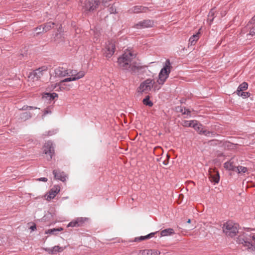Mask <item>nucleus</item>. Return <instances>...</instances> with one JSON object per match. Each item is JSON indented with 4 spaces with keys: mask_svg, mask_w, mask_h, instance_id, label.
Masks as SVG:
<instances>
[{
    "mask_svg": "<svg viewBox=\"0 0 255 255\" xmlns=\"http://www.w3.org/2000/svg\"><path fill=\"white\" fill-rule=\"evenodd\" d=\"M135 57V54L131 50H127L118 59V63L121 69L135 73L142 69V66L139 63L133 61Z\"/></svg>",
    "mask_w": 255,
    "mask_h": 255,
    "instance_id": "1",
    "label": "nucleus"
},
{
    "mask_svg": "<svg viewBox=\"0 0 255 255\" xmlns=\"http://www.w3.org/2000/svg\"><path fill=\"white\" fill-rule=\"evenodd\" d=\"M155 81L153 79L148 78L141 82L138 87V92L140 93H147L153 88L154 91L158 90L160 87H157L156 85L154 86Z\"/></svg>",
    "mask_w": 255,
    "mask_h": 255,
    "instance_id": "2",
    "label": "nucleus"
},
{
    "mask_svg": "<svg viewBox=\"0 0 255 255\" xmlns=\"http://www.w3.org/2000/svg\"><path fill=\"white\" fill-rule=\"evenodd\" d=\"M171 68V63L169 59H167L165 62L164 67L161 69L159 73L157 82L160 85H163L169 76Z\"/></svg>",
    "mask_w": 255,
    "mask_h": 255,
    "instance_id": "3",
    "label": "nucleus"
},
{
    "mask_svg": "<svg viewBox=\"0 0 255 255\" xmlns=\"http://www.w3.org/2000/svg\"><path fill=\"white\" fill-rule=\"evenodd\" d=\"M223 230L227 236L235 237L238 233V225L231 222L224 224Z\"/></svg>",
    "mask_w": 255,
    "mask_h": 255,
    "instance_id": "4",
    "label": "nucleus"
},
{
    "mask_svg": "<svg viewBox=\"0 0 255 255\" xmlns=\"http://www.w3.org/2000/svg\"><path fill=\"white\" fill-rule=\"evenodd\" d=\"M250 240L251 239L248 236V234L244 233L238 237L237 242L239 244H242L243 247L246 248L247 251L250 252L253 245Z\"/></svg>",
    "mask_w": 255,
    "mask_h": 255,
    "instance_id": "5",
    "label": "nucleus"
},
{
    "mask_svg": "<svg viewBox=\"0 0 255 255\" xmlns=\"http://www.w3.org/2000/svg\"><path fill=\"white\" fill-rule=\"evenodd\" d=\"M100 3V0H86L83 7L86 10L91 11L96 9Z\"/></svg>",
    "mask_w": 255,
    "mask_h": 255,
    "instance_id": "6",
    "label": "nucleus"
},
{
    "mask_svg": "<svg viewBox=\"0 0 255 255\" xmlns=\"http://www.w3.org/2000/svg\"><path fill=\"white\" fill-rule=\"evenodd\" d=\"M153 25V20L150 19H144L135 24L133 27L136 29H143L152 27Z\"/></svg>",
    "mask_w": 255,
    "mask_h": 255,
    "instance_id": "7",
    "label": "nucleus"
},
{
    "mask_svg": "<svg viewBox=\"0 0 255 255\" xmlns=\"http://www.w3.org/2000/svg\"><path fill=\"white\" fill-rule=\"evenodd\" d=\"M44 152L46 154H49L47 157L48 160L52 159L54 154V149L53 143L51 141H48L45 142L44 145Z\"/></svg>",
    "mask_w": 255,
    "mask_h": 255,
    "instance_id": "8",
    "label": "nucleus"
},
{
    "mask_svg": "<svg viewBox=\"0 0 255 255\" xmlns=\"http://www.w3.org/2000/svg\"><path fill=\"white\" fill-rule=\"evenodd\" d=\"M116 46L112 41H109L106 44L104 49V54L106 57L110 58L114 54Z\"/></svg>",
    "mask_w": 255,
    "mask_h": 255,
    "instance_id": "9",
    "label": "nucleus"
},
{
    "mask_svg": "<svg viewBox=\"0 0 255 255\" xmlns=\"http://www.w3.org/2000/svg\"><path fill=\"white\" fill-rule=\"evenodd\" d=\"M47 69V67L45 66L39 67L31 72L29 77H31L32 79L36 78V79H38L43 75V72L46 71Z\"/></svg>",
    "mask_w": 255,
    "mask_h": 255,
    "instance_id": "10",
    "label": "nucleus"
},
{
    "mask_svg": "<svg viewBox=\"0 0 255 255\" xmlns=\"http://www.w3.org/2000/svg\"><path fill=\"white\" fill-rule=\"evenodd\" d=\"M60 191V188L58 186H54L49 192L48 195H45L46 199L48 201L53 199Z\"/></svg>",
    "mask_w": 255,
    "mask_h": 255,
    "instance_id": "11",
    "label": "nucleus"
},
{
    "mask_svg": "<svg viewBox=\"0 0 255 255\" xmlns=\"http://www.w3.org/2000/svg\"><path fill=\"white\" fill-rule=\"evenodd\" d=\"M53 174L56 179L59 180L62 182H64L66 180L67 175L63 171L55 169L53 171Z\"/></svg>",
    "mask_w": 255,
    "mask_h": 255,
    "instance_id": "12",
    "label": "nucleus"
},
{
    "mask_svg": "<svg viewBox=\"0 0 255 255\" xmlns=\"http://www.w3.org/2000/svg\"><path fill=\"white\" fill-rule=\"evenodd\" d=\"M64 249V248L59 247V246H55L51 248H45L44 249V250L49 254L55 255L57 253L62 252Z\"/></svg>",
    "mask_w": 255,
    "mask_h": 255,
    "instance_id": "13",
    "label": "nucleus"
},
{
    "mask_svg": "<svg viewBox=\"0 0 255 255\" xmlns=\"http://www.w3.org/2000/svg\"><path fill=\"white\" fill-rule=\"evenodd\" d=\"M148 8L147 7L141 5H136L131 8L129 11L133 13L145 12L147 11Z\"/></svg>",
    "mask_w": 255,
    "mask_h": 255,
    "instance_id": "14",
    "label": "nucleus"
},
{
    "mask_svg": "<svg viewBox=\"0 0 255 255\" xmlns=\"http://www.w3.org/2000/svg\"><path fill=\"white\" fill-rule=\"evenodd\" d=\"M83 77V73L82 72H81L79 74V76L78 77H69L65 78L63 79V80L61 81L60 82V86H62L63 85H64L63 84L65 82H69L70 81H75L77 80L78 79H80Z\"/></svg>",
    "mask_w": 255,
    "mask_h": 255,
    "instance_id": "15",
    "label": "nucleus"
},
{
    "mask_svg": "<svg viewBox=\"0 0 255 255\" xmlns=\"http://www.w3.org/2000/svg\"><path fill=\"white\" fill-rule=\"evenodd\" d=\"M200 30L196 33V34H193L189 39V46L194 45L196 42L198 40L200 37Z\"/></svg>",
    "mask_w": 255,
    "mask_h": 255,
    "instance_id": "16",
    "label": "nucleus"
},
{
    "mask_svg": "<svg viewBox=\"0 0 255 255\" xmlns=\"http://www.w3.org/2000/svg\"><path fill=\"white\" fill-rule=\"evenodd\" d=\"M55 74L57 76L65 77L68 76V71L63 67H58L55 70Z\"/></svg>",
    "mask_w": 255,
    "mask_h": 255,
    "instance_id": "17",
    "label": "nucleus"
},
{
    "mask_svg": "<svg viewBox=\"0 0 255 255\" xmlns=\"http://www.w3.org/2000/svg\"><path fill=\"white\" fill-rule=\"evenodd\" d=\"M224 168L228 170L236 171L237 167L234 165L233 159L226 162L224 164Z\"/></svg>",
    "mask_w": 255,
    "mask_h": 255,
    "instance_id": "18",
    "label": "nucleus"
},
{
    "mask_svg": "<svg viewBox=\"0 0 255 255\" xmlns=\"http://www.w3.org/2000/svg\"><path fill=\"white\" fill-rule=\"evenodd\" d=\"M58 96V94L56 93H45L44 95L43 96L42 98L46 99L49 101H51V100H54L55 98H57Z\"/></svg>",
    "mask_w": 255,
    "mask_h": 255,
    "instance_id": "19",
    "label": "nucleus"
},
{
    "mask_svg": "<svg viewBox=\"0 0 255 255\" xmlns=\"http://www.w3.org/2000/svg\"><path fill=\"white\" fill-rule=\"evenodd\" d=\"M199 134H204L206 136L213 137L216 135V133L214 131H210L204 129L203 128L201 129Z\"/></svg>",
    "mask_w": 255,
    "mask_h": 255,
    "instance_id": "20",
    "label": "nucleus"
},
{
    "mask_svg": "<svg viewBox=\"0 0 255 255\" xmlns=\"http://www.w3.org/2000/svg\"><path fill=\"white\" fill-rule=\"evenodd\" d=\"M55 23L53 22L49 21L45 23L42 27V31L43 32H47L50 30L52 27H53Z\"/></svg>",
    "mask_w": 255,
    "mask_h": 255,
    "instance_id": "21",
    "label": "nucleus"
},
{
    "mask_svg": "<svg viewBox=\"0 0 255 255\" xmlns=\"http://www.w3.org/2000/svg\"><path fill=\"white\" fill-rule=\"evenodd\" d=\"M174 233V232L173 229L168 228L161 231L160 232V235L161 236L163 237L171 235Z\"/></svg>",
    "mask_w": 255,
    "mask_h": 255,
    "instance_id": "22",
    "label": "nucleus"
},
{
    "mask_svg": "<svg viewBox=\"0 0 255 255\" xmlns=\"http://www.w3.org/2000/svg\"><path fill=\"white\" fill-rule=\"evenodd\" d=\"M81 72H82L83 73L84 77L85 75V72L84 71H80L79 72H77V71L76 70H71L70 71H68V76H71L72 77H78V76H79V74Z\"/></svg>",
    "mask_w": 255,
    "mask_h": 255,
    "instance_id": "23",
    "label": "nucleus"
},
{
    "mask_svg": "<svg viewBox=\"0 0 255 255\" xmlns=\"http://www.w3.org/2000/svg\"><path fill=\"white\" fill-rule=\"evenodd\" d=\"M248 84L247 82H243L242 84H241L238 87V89L236 91V93L239 92H242L244 90H246L248 89Z\"/></svg>",
    "mask_w": 255,
    "mask_h": 255,
    "instance_id": "24",
    "label": "nucleus"
},
{
    "mask_svg": "<svg viewBox=\"0 0 255 255\" xmlns=\"http://www.w3.org/2000/svg\"><path fill=\"white\" fill-rule=\"evenodd\" d=\"M155 234V233H151L148 234L146 236H141L139 238H135V241H142V240H146V239H148L151 238H152V237H153L154 236Z\"/></svg>",
    "mask_w": 255,
    "mask_h": 255,
    "instance_id": "25",
    "label": "nucleus"
},
{
    "mask_svg": "<svg viewBox=\"0 0 255 255\" xmlns=\"http://www.w3.org/2000/svg\"><path fill=\"white\" fill-rule=\"evenodd\" d=\"M149 98V96H146V97L143 99L142 103L144 105L151 107L153 106V103L150 100Z\"/></svg>",
    "mask_w": 255,
    "mask_h": 255,
    "instance_id": "26",
    "label": "nucleus"
},
{
    "mask_svg": "<svg viewBox=\"0 0 255 255\" xmlns=\"http://www.w3.org/2000/svg\"><path fill=\"white\" fill-rule=\"evenodd\" d=\"M215 12V8L211 9V10L210 11V12H209L208 20L210 21V24H211V22L213 21L214 18L215 17H214Z\"/></svg>",
    "mask_w": 255,
    "mask_h": 255,
    "instance_id": "27",
    "label": "nucleus"
},
{
    "mask_svg": "<svg viewBox=\"0 0 255 255\" xmlns=\"http://www.w3.org/2000/svg\"><path fill=\"white\" fill-rule=\"evenodd\" d=\"M211 177L212 178V181L215 183H219L220 180V176L218 172H216L214 175H211Z\"/></svg>",
    "mask_w": 255,
    "mask_h": 255,
    "instance_id": "28",
    "label": "nucleus"
},
{
    "mask_svg": "<svg viewBox=\"0 0 255 255\" xmlns=\"http://www.w3.org/2000/svg\"><path fill=\"white\" fill-rule=\"evenodd\" d=\"M63 229L62 228H53L52 229H49L45 232V234H54L55 232H58L62 231Z\"/></svg>",
    "mask_w": 255,
    "mask_h": 255,
    "instance_id": "29",
    "label": "nucleus"
},
{
    "mask_svg": "<svg viewBox=\"0 0 255 255\" xmlns=\"http://www.w3.org/2000/svg\"><path fill=\"white\" fill-rule=\"evenodd\" d=\"M32 115L29 112H25L21 114V119L22 120H23L24 121H26V120H28L31 118Z\"/></svg>",
    "mask_w": 255,
    "mask_h": 255,
    "instance_id": "30",
    "label": "nucleus"
},
{
    "mask_svg": "<svg viewBox=\"0 0 255 255\" xmlns=\"http://www.w3.org/2000/svg\"><path fill=\"white\" fill-rule=\"evenodd\" d=\"M237 94L238 96L242 97L243 98H247L249 97L251 95V94L249 92L244 91L239 92V93H237Z\"/></svg>",
    "mask_w": 255,
    "mask_h": 255,
    "instance_id": "31",
    "label": "nucleus"
},
{
    "mask_svg": "<svg viewBox=\"0 0 255 255\" xmlns=\"http://www.w3.org/2000/svg\"><path fill=\"white\" fill-rule=\"evenodd\" d=\"M152 251L150 250H141L138 255H152Z\"/></svg>",
    "mask_w": 255,
    "mask_h": 255,
    "instance_id": "32",
    "label": "nucleus"
},
{
    "mask_svg": "<svg viewBox=\"0 0 255 255\" xmlns=\"http://www.w3.org/2000/svg\"><path fill=\"white\" fill-rule=\"evenodd\" d=\"M193 128L195 129H196L199 133H200V131H201V129L202 128V125L199 123H198L197 121H196V123L193 124Z\"/></svg>",
    "mask_w": 255,
    "mask_h": 255,
    "instance_id": "33",
    "label": "nucleus"
},
{
    "mask_svg": "<svg viewBox=\"0 0 255 255\" xmlns=\"http://www.w3.org/2000/svg\"><path fill=\"white\" fill-rule=\"evenodd\" d=\"M236 169L238 170V173H245L248 171L247 167L242 166H239L237 167Z\"/></svg>",
    "mask_w": 255,
    "mask_h": 255,
    "instance_id": "34",
    "label": "nucleus"
},
{
    "mask_svg": "<svg viewBox=\"0 0 255 255\" xmlns=\"http://www.w3.org/2000/svg\"><path fill=\"white\" fill-rule=\"evenodd\" d=\"M249 28V33L247 34V36H255V25H253L252 26H250Z\"/></svg>",
    "mask_w": 255,
    "mask_h": 255,
    "instance_id": "35",
    "label": "nucleus"
},
{
    "mask_svg": "<svg viewBox=\"0 0 255 255\" xmlns=\"http://www.w3.org/2000/svg\"><path fill=\"white\" fill-rule=\"evenodd\" d=\"M87 219L86 218L80 217L76 219L79 227L82 226Z\"/></svg>",
    "mask_w": 255,
    "mask_h": 255,
    "instance_id": "36",
    "label": "nucleus"
},
{
    "mask_svg": "<svg viewBox=\"0 0 255 255\" xmlns=\"http://www.w3.org/2000/svg\"><path fill=\"white\" fill-rule=\"evenodd\" d=\"M196 123V120L193 121H185L184 122V126L190 127H193V124Z\"/></svg>",
    "mask_w": 255,
    "mask_h": 255,
    "instance_id": "37",
    "label": "nucleus"
},
{
    "mask_svg": "<svg viewBox=\"0 0 255 255\" xmlns=\"http://www.w3.org/2000/svg\"><path fill=\"white\" fill-rule=\"evenodd\" d=\"M180 112L182 113V114L184 115L186 114L187 115H189L191 113V111H190V110L186 109L185 108H184V109L180 108Z\"/></svg>",
    "mask_w": 255,
    "mask_h": 255,
    "instance_id": "38",
    "label": "nucleus"
},
{
    "mask_svg": "<svg viewBox=\"0 0 255 255\" xmlns=\"http://www.w3.org/2000/svg\"><path fill=\"white\" fill-rule=\"evenodd\" d=\"M68 227H79L78 226V222L77 221V220H75L74 221H72L71 222H70L68 226Z\"/></svg>",
    "mask_w": 255,
    "mask_h": 255,
    "instance_id": "39",
    "label": "nucleus"
},
{
    "mask_svg": "<svg viewBox=\"0 0 255 255\" xmlns=\"http://www.w3.org/2000/svg\"><path fill=\"white\" fill-rule=\"evenodd\" d=\"M109 11L110 12V13H117L116 7L114 5H112L111 6H110L109 7Z\"/></svg>",
    "mask_w": 255,
    "mask_h": 255,
    "instance_id": "40",
    "label": "nucleus"
},
{
    "mask_svg": "<svg viewBox=\"0 0 255 255\" xmlns=\"http://www.w3.org/2000/svg\"><path fill=\"white\" fill-rule=\"evenodd\" d=\"M169 156L168 154L166 155V159L162 161V164L167 165L169 162Z\"/></svg>",
    "mask_w": 255,
    "mask_h": 255,
    "instance_id": "41",
    "label": "nucleus"
},
{
    "mask_svg": "<svg viewBox=\"0 0 255 255\" xmlns=\"http://www.w3.org/2000/svg\"><path fill=\"white\" fill-rule=\"evenodd\" d=\"M225 146L230 148L234 146V145L230 142H226L225 144Z\"/></svg>",
    "mask_w": 255,
    "mask_h": 255,
    "instance_id": "42",
    "label": "nucleus"
},
{
    "mask_svg": "<svg viewBox=\"0 0 255 255\" xmlns=\"http://www.w3.org/2000/svg\"><path fill=\"white\" fill-rule=\"evenodd\" d=\"M37 180L39 181L46 182L48 180V179L47 178H45V177H41V178L37 179Z\"/></svg>",
    "mask_w": 255,
    "mask_h": 255,
    "instance_id": "43",
    "label": "nucleus"
},
{
    "mask_svg": "<svg viewBox=\"0 0 255 255\" xmlns=\"http://www.w3.org/2000/svg\"><path fill=\"white\" fill-rule=\"evenodd\" d=\"M248 236L250 238V239H252L255 242V235L251 233L250 234H248Z\"/></svg>",
    "mask_w": 255,
    "mask_h": 255,
    "instance_id": "44",
    "label": "nucleus"
},
{
    "mask_svg": "<svg viewBox=\"0 0 255 255\" xmlns=\"http://www.w3.org/2000/svg\"><path fill=\"white\" fill-rule=\"evenodd\" d=\"M51 113V112L50 110L48 109H45L43 112V116H45L48 114H50Z\"/></svg>",
    "mask_w": 255,
    "mask_h": 255,
    "instance_id": "45",
    "label": "nucleus"
},
{
    "mask_svg": "<svg viewBox=\"0 0 255 255\" xmlns=\"http://www.w3.org/2000/svg\"><path fill=\"white\" fill-rule=\"evenodd\" d=\"M252 23H255V15L252 18L251 20L249 22V23L252 24Z\"/></svg>",
    "mask_w": 255,
    "mask_h": 255,
    "instance_id": "46",
    "label": "nucleus"
},
{
    "mask_svg": "<svg viewBox=\"0 0 255 255\" xmlns=\"http://www.w3.org/2000/svg\"><path fill=\"white\" fill-rule=\"evenodd\" d=\"M21 109L22 110H24V111L28 110V106L24 105L22 107Z\"/></svg>",
    "mask_w": 255,
    "mask_h": 255,
    "instance_id": "47",
    "label": "nucleus"
},
{
    "mask_svg": "<svg viewBox=\"0 0 255 255\" xmlns=\"http://www.w3.org/2000/svg\"><path fill=\"white\" fill-rule=\"evenodd\" d=\"M37 107H33V106H28V110H31L33 109H37Z\"/></svg>",
    "mask_w": 255,
    "mask_h": 255,
    "instance_id": "48",
    "label": "nucleus"
},
{
    "mask_svg": "<svg viewBox=\"0 0 255 255\" xmlns=\"http://www.w3.org/2000/svg\"><path fill=\"white\" fill-rule=\"evenodd\" d=\"M250 252H255V245H252V248H251Z\"/></svg>",
    "mask_w": 255,
    "mask_h": 255,
    "instance_id": "49",
    "label": "nucleus"
},
{
    "mask_svg": "<svg viewBox=\"0 0 255 255\" xmlns=\"http://www.w3.org/2000/svg\"><path fill=\"white\" fill-rule=\"evenodd\" d=\"M30 229L32 230V231H34L35 230H36V226L34 225L33 226H32L30 227Z\"/></svg>",
    "mask_w": 255,
    "mask_h": 255,
    "instance_id": "50",
    "label": "nucleus"
},
{
    "mask_svg": "<svg viewBox=\"0 0 255 255\" xmlns=\"http://www.w3.org/2000/svg\"><path fill=\"white\" fill-rule=\"evenodd\" d=\"M43 27V25H40L39 26L37 27L36 28V30H40L41 29H42V27Z\"/></svg>",
    "mask_w": 255,
    "mask_h": 255,
    "instance_id": "51",
    "label": "nucleus"
},
{
    "mask_svg": "<svg viewBox=\"0 0 255 255\" xmlns=\"http://www.w3.org/2000/svg\"><path fill=\"white\" fill-rule=\"evenodd\" d=\"M53 134H54V131H53L52 132L51 131H49L48 132V135H52Z\"/></svg>",
    "mask_w": 255,
    "mask_h": 255,
    "instance_id": "52",
    "label": "nucleus"
},
{
    "mask_svg": "<svg viewBox=\"0 0 255 255\" xmlns=\"http://www.w3.org/2000/svg\"><path fill=\"white\" fill-rule=\"evenodd\" d=\"M187 222V223H190L191 220L190 219H188Z\"/></svg>",
    "mask_w": 255,
    "mask_h": 255,
    "instance_id": "53",
    "label": "nucleus"
},
{
    "mask_svg": "<svg viewBox=\"0 0 255 255\" xmlns=\"http://www.w3.org/2000/svg\"><path fill=\"white\" fill-rule=\"evenodd\" d=\"M69 89H70V87H69V88H67V90H69Z\"/></svg>",
    "mask_w": 255,
    "mask_h": 255,
    "instance_id": "54",
    "label": "nucleus"
}]
</instances>
